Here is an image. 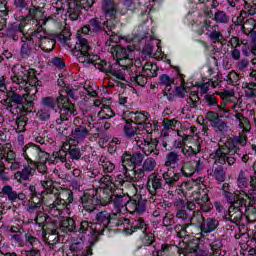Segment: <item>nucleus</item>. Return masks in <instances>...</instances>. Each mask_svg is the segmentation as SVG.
Instances as JSON below:
<instances>
[{"label":"nucleus","mask_w":256,"mask_h":256,"mask_svg":"<svg viewBox=\"0 0 256 256\" xmlns=\"http://www.w3.org/2000/svg\"><path fill=\"white\" fill-rule=\"evenodd\" d=\"M42 191H37L35 185H30V198L26 205L28 213H35L41 209L43 204L49 208L54 217H65L71 215V205H73V191L69 188H63L60 191L53 185V180L40 181Z\"/></svg>","instance_id":"nucleus-1"},{"label":"nucleus","mask_w":256,"mask_h":256,"mask_svg":"<svg viewBox=\"0 0 256 256\" xmlns=\"http://www.w3.org/2000/svg\"><path fill=\"white\" fill-rule=\"evenodd\" d=\"M11 76L12 83L25 87L26 93L19 94L17 89L11 87L5 90L6 98L2 100L3 105L7 111H13V107L19 109L21 113L29 115L33 113L35 107V98L37 97V87H39V79L37 78V70L29 68L25 70L24 67L18 69V72H13Z\"/></svg>","instance_id":"nucleus-2"},{"label":"nucleus","mask_w":256,"mask_h":256,"mask_svg":"<svg viewBox=\"0 0 256 256\" xmlns=\"http://www.w3.org/2000/svg\"><path fill=\"white\" fill-rule=\"evenodd\" d=\"M235 118L239 121V127L242 132L238 136L231 138L226 148H218L216 155L220 157L218 161L221 163H225L226 159L229 165H233V163H238V165H241V163L247 164L249 163V154L244 153L243 149L247 147V142L249 141L246 133L251 132V121L241 112L236 113Z\"/></svg>","instance_id":"nucleus-3"},{"label":"nucleus","mask_w":256,"mask_h":256,"mask_svg":"<svg viewBox=\"0 0 256 256\" xmlns=\"http://www.w3.org/2000/svg\"><path fill=\"white\" fill-rule=\"evenodd\" d=\"M117 185L113 183V178L109 175L103 176L100 179L99 190L102 192V195L99 194L98 191L93 194L84 193V195L80 198L81 205L79 211L83 214L84 217L91 215L97 211V207L101 206L105 207V205H113V201H115V187Z\"/></svg>","instance_id":"nucleus-4"},{"label":"nucleus","mask_w":256,"mask_h":256,"mask_svg":"<svg viewBox=\"0 0 256 256\" xmlns=\"http://www.w3.org/2000/svg\"><path fill=\"white\" fill-rule=\"evenodd\" d=\"M60 231L63 233H79L78 237H74L69 246V251L73 256H91L93 255V247L96 243L93 244L95 239L92 234H85L81 231V223L78 225L75 222V219L68 217L64 220H61L59 223Z\"/></svg>","instance_id":"nucleus-5"},{"label":"nucleus","mask_w":256,"mask_h":256,"mask_svg":"<svg viewBox=\"0 0 256 256\" xmlns=\"http://www.w3.org/2000/svg\"><path fill=\"white\" fill-rule=\"evenodd\" d=\"M96 223L87 220H81L80 231L82 233L92 235L94 243L99 241V237L103 235L105 229H112L113 227H121L125 223H129V219H124L121 217V214L111 213L107 210L100 211L96 214L95 217Z\"/></svg>","instance_id":"nucleus-6"},{"label":"nucleus","mask_w":256,"mask_h":256,"mask_svg":"<svg viewBox=\"0 0 256 256\" xmlns=\"http://www.w3.org/2000/svg\"><path fill=\"white\" fill-rule=\"evenodd\" d=\"M111 4L106 3L102 6L104 16L91 18L88 25H84L81 28L83 35H90L95 37L100 33H115L114 29H117V25L120 23L119 17H117V9H111Z\"/></svg>","instance_id":"nucleus-7"},{"label":"nucleus","mask_w":256,"mask_h":256,"mask_svg":"<svg viewBox=\"0 0 256 256\" xmlns=\"http://www.w3.org/2000/svg\"><path fill=\"white\" fill-rule=\"evenodd\" d=\"M43 33V27L39 26L36 30L30 33V36L24 34V36L20 38L22 43L20 48V57H22V59H29L33 49L35 51L42 49L44 53H51V51L55 49V45H57L55 37L43 36Z\"/></svg>","instance_id":"nucleus-8"},{"label":"nucleus","mask_w":256,"mask_h":256,"mask_svg":"<svg viewBox=\"0 0 256 256\" xmlns=\"http://www.w3.org/2000/svg\"><path fill=\"white\" fill-rule=\"evenodd\" d=\"M144 160L145 154L140 151H125L121 158L124 173L116 175L113 183L120 187H133L137 182V167H141Z\"/></svg>","instance_id":"nucleus-9"},{"label":"nucleus","mask_w":256,"mask_h":256,"mask_svg":"<svg viewBox=\"0 0 256 256\" xmlns=\"http://www.w3.org/2000/svg\"><path fill=\"white\" fill-rule=\"evenodd\" d=\"M125 186L114 187V201L113 207L116 211L126 209L128 213H136V215H143L147 211V201L143 199V196H129L123 189H127Z\"/></svg>","instance_id":"nucleus-10"},{"label":"nucleus","mask_w":256,"mask_h":256,"mask_svg":"<svg viewBox=\"0 0 256 256\" xmlns=\"http://www.w3.org/2000/svg\"><path fill=\"white\" fill-rule=\"evenodd\" d=\"M62 108H60V118L56 119L57 125H62L64 121H69L70 117L78 115L75 104L71 99H75V91L71 89L62 90L59 93Z\"/></svg>","instance_id":"nucleus-11"},{"label":"nucleus","mask_w":256,"mask_h":256,"mask_svg":"<svg viewBox=\"0 0 256 256\" xmlns=\"http://www.w3.org/2000/svg\"><path fill=\"white\" fill-rule=\"evenodd\" d=\"M165 167L168 170L162 174V178L165 181V185L168 187H173L181 179V174L177 173V167H179V153L176 151H170L166 155Z\"/></svg>","instance_id":"nucleus-12"},{"label":"nucleus","mask_w":256,"mask_h":256,"mask_svg":"<svg viewBox=\"0 0 256 256\" xmlns=\"http://www.w3.org/2000/svg\"><path fill=\"white\" fill-rule=\"evenodd\" d=\"M175 217L182 223L183 231L187 232L189 228V221H191V212L197 209L195 202L185 201L183 198H179L174 202Z\"/></svg>","instance_id":"nucleus-13"},{"label":"nucleus","mask_w":256,"mask_h":256,"mask_svg":"<svg viewBox=\"0 0 256 256\" xmlns=\"http://www.w3.org/2000/svg\"><path fill=\"white\" fill-rule=\"evenodd\" d=\"M17 22H14L12 24H10L7 28L6 31V35L7 37H9L10 39H13V41H19V33H22V37H24V35H27L28 37H31V34L29 33H25V27H27V25H29V16H14Z\"/></svg>","instance_id":"nucleus-14"},{"label":"nucleus","mask_w":256,"mask_h":256,"mask_svg":"<svg viewBox=\"0 0 256 256\" xmlns=\"http://www.w3.org/2000/svg\"><path fill=\"white\" fill-rule=\"evenodd\" d=\"M95 3V0H68L67 14L71 21H77L83 9L88 11Z\"/></svg>","instance_id":"nucleus-15"},{"label":"nucleus","mask_w":256,"mask_h":256,"mask_svg":"<svg viewBox=\"0 0 256 256\" xmlns=\"http://www.w3.org/2000/svg\"><path fill=\"white\" fill-rule=\"evenodd\" d=\"M217 29H219L218 25H211V20L205 19L200 22V27L195 30V33L197 35H204L206 30V35L209 37L210 41L219 43L223 39V33L217 31Z\"/></svg>","instance_id":"nucleus-16"},{"label":"nucleus","mask_w":256,"mask_h":256,"mask_svg":"<svg viewBox=\"0 0 256 256\" xmlns=\"http://www.w3.org/2000/svg\"><path fill=\"white\" fill-rule=\"evenodd\" d=\"M74 129L71 132L70 142L73 141L74 143H82L87 139L89 135V128H87V123L83 121V119L76 117L74 118Z\"/></svg>","instance_id":"nucleus-17"},{"label":"nucleus","mask_w":256,"mask_h":256,"mask_svg":"<svg viewBox=\"0 0 256 256\" xmlns=\"http://www.w3.org/2000/svg\"><path fill=\"white\" fill-rule=\"evenodd\" d=\"M42 235L43 241L48 245L49 249H52V251H61V247H57V245H61L57 224L43 230Z\"/></svg>","instance_id":"nucleus-18"},{"label":"nucleus","mask_w":256,"mask_h":256,"mask_svg":"<svg viewBox=\"0 0 256 256\" xmlns=\"http://www.w3.org/2000/svg\"><path fill=\"white\" fill-rule=\"evenodd\" d=\"M240 207H244L246 217L256 219V194L246 190L239 198Z\"/></svg>","instance_id":"nucleus-19"},{"label":"nucleus","mask_w":256,"mask_h":256,"mask_svg":"<svg viewBox=\"0 0 256 256\" xmlns=\"http://www.w3.org/2000/svg\"><path fill=\"white\" fill-rule=\"evenodd\" d=\"M14 7L20 12L28 14L26 17H30L29 21H37L38 17H43V8L41 7H29V1L27 0H14Z\"/></svg>","instance_id":"nucleus-20"},{"label":"nucleus","mask_w":256,"mask_h":256,"mask_svg":"<svg viewBox=\"0 0 256 256\" xmlns=\"http://www.w3.org/2000/svg\"><path fill=\"white\" fill-rule=\"evenodd\" d=\"M111 54L116 59L117 65L120 67H127V61H129V57L133 54V48L128 46L127 48L121 45H115L111 47Z\"/></svg>","instance_id":"nucleus-21"},{"label":"nucleus","mask_w":256,"mask_h":256,"mask_svg":"<svg viewBox=\"0 0 256 256\" xmlns=\"http://www.w3.org/2000/svg\"><path fill=\"white\" fill-rule=\"evenodd\" d=\"M219 227V221L215 218H207L204 220V223L200 226V230L198 233H196V238L201 239V241H204V239L209 240V237H211V233L215 231Z\"/></svg>","instance_id":"nucleus-22"},{"label":"nucleus","mask_w":256,"mask_h":256,"mask_svg":"<svg viewBox=\"0 0 256 256\" xmlns=\"http://www.w3.org/2000/svg\"><path fill=\"white\" fill-rule=\"evenodd\" d=\"M199 171H203V165H201V159L194 161L184 162L182 167L180 168V177H193V174L199 173Z\"/></svg>","instance_id":"nucleus-23"},{"label":"nucleus","mask_w":256,"mask_h":256,"mask_svg":"<svg viewBox=\"0 0 256 256\" xmlns=\"http://www.w3.org/2000/svg\"><path fill=\"white\" fill-rule=\"evenodd\" d=\"M146 188L152 197H156L157 193L163 189V178L157 173L150 174L148 176Z\"/></svg>","instance_id":"nucleus-24"},{"label":"nucleus","mask_w":256,"mask_h":256,"mask_svg":"<svg viewBox=\"0 0 256 256\" xmlns=\"http://www.w3.org/2000/svg\"><path fill=\"white\" fill-rule=\"evenodd\" d=\"M214 159H215L214 166H213L214 177L216 181L223 183L225 179H227V177L225 176V169L223 168V165H229V167H231L235 165V163L229 164V161L227 159H224V162L219 161L221 157H218L217 151L215 152Z\"/></svg>","instance_id":"nucleus-25"},{"label":"nucleus","mask_w":256,"mask_h":256,"mask_svg":"<svg viewBox=\"0 0 256 256\" xmlns=\"http://www.w3.org/2000/svg\"><path fill=\"white\" fill-rule=\"evenodd\" d=\"M141 231V233H146L147 231V222L145 218L138 217L130 222L128 227L124 228L125 235H133V233H137Z\"/></svg>","instance_id":"nucleus-26"},{"label":"nucleus","mask_w":256,"mask_h":256,"mask_svg":"<svg viewBox=\"0 0 256 256\" xmlns=\"http://www.w3.org/2000/svg\"><path fill=\"white\" fill-rule=\"evenodd\" d=\"M242 206H229L228 210L224 213V221H230L234 225H239L243 220V211H241Z\"/></svg>","instance_id":"nucleus-27"},{"label":"nucleus","mask_w":256,"mask_h":256,"mask_svg":"<svg viewBox=\"0 0 256 256\" xmlns=\"http://www.w3.org/2000/svg\"><path fill=\"white\" fill-rule=\"evenodd\" d=\"M40 147L41 146L37 144L28 143L22 149V155L24 159L27 161L28 165H35V161H33V159H37V157L39 156Z\"/></svg>","instance_id":"nucleus-28"},{"label":"nucleus","mask_w":256,"mask_h":256,"mask_svg":"<svg viewBox=\"0 0 256 256\" xmlns=\"http://www.w3.org/2000/svg\"><path fill=\"white\" fill-rule=\"evenodd\" d=\"M59 161H61V163H65L66 169H73V164L70 159H67V152L65 150L53 152L52 156L49 154V158H47V163H52L53 165Z\"/></svg>","instance_id":"nucleus-29"},{"label":"nucleus","mask_w":256,"mask_h":256,"mask_svg":"<svg viewBox=\"0 0 256 256\" xmlns=\"http://www.w3.org/2000/svg\"><path fill=\"white\" fill-rule=\"evenodd\" d=\"M2 193L3 195H7L8 201H10L12 205L14 203H17L18 201H25V199H27V195H25V193L23 192L17 193V191L13 190V186L11 185L3 186Z\"/></svg>","instance_id":"nucleus-30"},{"label":"nucleus","mask_w":256,"mask_h":256,"mask_svg":"<svg viewBox=\"0 0 256 256\" xmlns=\"http://www.w3.org/2000/svg\"><path fill=\"white\" fill-rule=\"evenodd\" d=\"M155 165H157L155 158H147L146 160H144L142 167L137 169L136 181L143 179V177H145V172L154 171Z\"/></svg>","instance_id":"nucleus-31"},{"label":"nucleus","mask_w":256,"mask_h":256,"mask_svg":"<svg viewBox=\"0 0 256 256\" xmlns=\"http://www.w3.org/2000/svg\"><path fill=\"white\" fill-rule=\"evenodd\" d=\"M186 93L187 87L183 82H181L180 86H176L175 92H163V97H166L170 103H173V101H175V97H178V99H185Z\"/></svg>","instance_id":"nucleus-32"},{"label":"nucleus","mask_w":256,"mask_h":256,"mask_svg":"<svg viewBox=\"0 0 256 256\" xmlns=\"http://www.w3.org/2000/svg\"><path fill=\"white\" fill-rule=\"evenodd\" d=\"M185 251L183 248L178 247L177 245L163 244L161 250L157 252L158 256H177L183 255Z\"/></svg>","instance_id":"nucleus-33"},{"label":"nucleus","mask_w":256,"mask_h":256,"mask_svg":"<svg viewBox=\"0 0 256 256\" xmlns=\"http://www.w3.org/2000/svg\"><path fill=\"white\" fill-rule=\"evenodd\" d=\"M201 152V144L195 138L192 142H186V146L182 149L185 157H197V153Z\"/></svg>","instance_id":"nucleus-34"},{"label":"nucleus","mask_w":256,"mask_h":256,"mask_svg":"<svg viewBox=\"0 0 256 256\" xmlns=\"http://www.w3.org/2000/svg\"><path fill=\"white\" fill-rule=\"evenodd\" d=\"M206 117L210 123H212V127L215 129H218V131H225V127H227V124L221 119L223 116H219L217 112L209 111L206 114Z\"/></svg>","instance_id":"nucleus-35"},{"label":"nucleus","mask_w":256,"mask_h":256,"mask_svg":"<svg viewBox=\"0 0 256 256\" xmlns=\"http://www.w3.org/2000/svg\"><path fill=\"white\" fill-rule=\"evenodd\" d=\"M203 194H199L198 197L195 198V203L200 205L201 211L204 213H210L211 211V199L209 198V194H207V189L202 190Z\"/></svg>","instance_id":"nucleus-36"},{"label":"nucleus","mask_w":256,"mask_h":256,"mask_svg":"<svg viewBox=\"0 0 256 256\" xmlns=\"http://www.w3.org/2000/svg\"><path fill=\"white\" fill-rule=\"evenodd\" d=\"M125 117H130V119H134V123L136 125H143V123H145L146 121H149V117H151V114L147 111H128L125 112Z\"/></svg>","instance_id":"nucleus-37"},{"label":"nucleus","mask_w":256,"mask_h":256,"mask_svg":"<svg viewBox=\"0 0 256 256\" xmlns=\"http://www.w3.org/2000/svg\"><path fill=\"white\" fill-rule=\"evenodd\" d=\"M42 106L46 109H49L50 111H55V109H59V113L61 112V109H63V104H61V99L58 96L57 98L47 96L42 98Z\"/></svg>","instance_id":"nucleus-38"},{"label":"nucleus","mask_w":256,"mask_h":256,"mask_svg":"<svg viewBox=\"0 0 256 256\" xmlns=\"http://www.w3.org/2000/svg\"><path fill=\"white\" fill-rule=\"evenodd\" d=\"M31 165L33 164H28L27 166H25L22 171H17L14 174V179H16V181H29V177H33V175H35V168L31 167Z\"/></svg>","instance_id":"nucleus-39"},{"label":"nucleus","mask_w":256,"mask_h":256,"mask_svg":"<svg viewBox=\"0 0 256 256\" xmlns=\"http://www.w3.org/2000/svg\"><path fill=\"white\" fill-rule=\"evenodd\" d=\"M144 145L145 147L143 148V153L146 156L149 155H154L157 157L159 155V149H157V146L159 145V140L157 139H151L149 140H144Z\"/></svg>","instance_id":"nucleus-40"},{"label":"nucleus","mask_w":256,"mask_h":256,"mask_svg":"<svg viewBox=\"0 0 256 256\" xmlns=\"http://www.w3.org/2000/svg\"><path fill=\"white\" fill-rule=\"evenodd\" d=\"M247 190H235L233 192H226L224 194V198L226 199L227 203L230 204V207L240 206L239 199L243 195V193H246Z\"/></svg>","instance_id":"nucleus-41"},{"label":"nucleus","mask_w":256,"mask_h":256,"mask_svg":"<svg viewBox=\"0 0 256 256\" xmlns=\"http://www.w3.org/2000/svg\"><path fill=\"white\" fill-rule=\"evenodd\" d=\"M204 222L205 217H203V213L196 208L190 214V220H188V227H191V225H195L200 230Z\"/></svg>","instance_id":"nucleus-42"},{"label":"nucleus","mask_w":256,"mask_h":256,"mask_svg":"<svg viewBox=\"0 0 256 256\" xmlns=\"http://www.w3.org/2000/svg\"><path fill=\"white\" fill-rule=\"evenodd\" d=\"M168 187L170 190L164 194L165 199H171L174 201L181 199L180 197L184 193L182 186L177 185V182H176L174 183V186H168Z\"/></svg>","instance_id":"nucleus-43"},{"label":"nucleus","mask_w":256,"mask_h":256,"mask_svg":"<svg viewBox=\"0 0 256 256\" xmlns=\"http://www.w3.org/2000/svg\"><path fill=\"white\" fill-rule=\"evenodd\" d=\"M48 219H49V215L43 212H39L36 214L34 221L36 225H38L39 227H42L43 231H45L57 224V222H51V223L47 222Z\"/></svg>","instance_id":"nucleus-44"},{"label":"nucleus","mask_w":256,"mask_h":256,"mask_svg":"<svg viewBox=\"0 0 256 256\" xmlns=\"http://www.w3.org/2000/svg\"><path fill=\"white\" fill-rule=\"evenodd\" d=\"M69 155L67 159H69L73 165L74 161H79L80 159H83V152H81V148H79V145H72L69 144L68 151H66V157Z\"/></svg>","instance_id":"nucleus-45"},{"label":"nucleus","mask_w":256,"mask_h":256,"mask_svg":"<svg viewBox=\"0 0 256 256\" xmlns=\"http://www.w3.org/2000/svg\"><path fill=\"white\" fill-rule=\"evenodd\" d=\"M174 84H175V79L171 78L169 75L161 74L159 76L158 85L165 87L163 90V93H169V91H172Z\"/></svg>","instance_id":"nucleus-46"},{"label":"nucleus","mask_w":256,"mask_h":256,"mask_svg":"<svg viewBox=\"0 0 256 256\" xmlns=\"http://www.w3.org/2000/svg\"><path fill=\"white\" fill-rule=\"evenodd\" d=\"M99 165L102 167L103 173H113L115 171V163H113L109 158L101 156L99 159Z\"/></svg>","instance_id":"nucleus-47"},{"label":"nucleus","mask_w":256,"mask_h":256,"mask_svg":"<svg viewBox=\"0 0 256 256\" xmlns=\"http://www.w3.org/2000/svg\"><path fill=\"white\" fill-rule=\"evenodd\" d=\"M206 242L209 243L213 256H225V254H223V243L221 240L215 239L211 242V240L208 238V240L206 239Z\"/></svg>","instance_id":"nucleus-48"},{"label":"nucleus","mask_w":256,"mask_h":256,"mask_svg":"<svg viewBox=\"0 0 256 256\" xmlns=\"http://www.w3.org/2000/svg\"><path fill=\"white\" fill-rule=\"evenodd\" d=\"M99 58V55L95 54H89L88 51H82L80 52V56H78L79 63H89L93 64L97 59Z\"/></svg>","instance_id":"nucleus-49"},{"label":"nucleus","mask_w":256,"mask_h":256,"mask_svg":"<svg viewBox=\"0 0 256 256\" xmlns=\"http://www.w3.org/2000/svg\"><path fill=\"white\" fill-rule=\"evenodd\" d=\"M192 141H195V136L184 135L182 139H178L174 141V147L176 149H181V153H183V149H185V146L187 145V143H191Z\"/></svg>","instance_id":"nucleus-50"},{"label":"nucleus","mask_w":256,"mask_h":256,"mask_svg":"<svg viewBox=\"0 0 256 256\" xmlns=\"http://www.w3.org/2000/svg\"><path fill=\"white\" fill-rule=\"evenodd\" d=\"M206 240L207 239L201 240L200 238H197V234H195L194 238L188 244L190 253H194L198 249H201V244L206 243Z\"/></svg>","instance_id":"nucleus-51"},{"label":"nucleus","mask_w":256,"mask_h":256,"mask_svg":"<svg viewBox=\"0 0 256 256\" xmlns=\"http://www.w3.org/2000/svg\"><path fill=\"white\" fill-rule=\"evenodd\" d=\"M199 101V92L191 91L186 103L189 105L190 109H197Z\"/></svg>","instance_id":"nucleus-52"},{"label":"nucleus","mask_w":256,"mask_h":256,"mask_svg":"<svg viewBox=\"0 0 256 256\" xmlns=\"http://www.w3.org/2000/svg\"><path fill=\"white\" fill-rule=\"evenodd\" d=\"M251 187V176H250V182L249 178L245 177V172L240 171L238 179H237V185L239 189H247V187Z\"/></svg>","instance_id":"nucleus-53"},{"label":"nucleus","mask_w":256,"mask_h":256,"mask_svg":"<svg viewBox=\"0 0 256 256\" xmlns=\"http://www.w3.org/2000/svg\"><path fill=\"white\" fill-rule=\"evenodd\" d=\"M141 243L144 247H151L152 243H155V236L151 232H142Z\"/></svg>","instance_id":"nucleus-54"},{"label":"nucleus","mask_w":256,"mask_h":256,"mask_svg":"<svg viewBox=\"0 0 256 256\" xmlns=\"http://www.w3.org/2000/svg\"><path fill=\"white\" fill-rule=\"evenodd\" d=\"M131 81L140 87H145L147 85V76L143 74L131 76Z\"/></svg>","instance_id":"nucleus-55"},{"label":"nucleus","mask_w":256,"mask_h":256,"mask_svg":"<svg viewBox=\"0 0 256 256\" xmlns=\"http://www.w3.org/2000/svg\"><path fill=\"white\" fill-rule=\"evenodd\" d=\"M9 19V10H0V31L7 27V20Z\"/></svg>","instance_id":"nucleus-56"},{"label":"nucleus","mask_w":256,"mask_h":256,"mask_svg":"<svg viewBox=\"0 0 256 256\" xmlns=\"http://www.w3.org/2000/svg\"><path fill=\"white\" fill-rule=\"evenodd\" d=\"M245 91L246 97H256V83L255 82H249L245 84Z\"/></svg>","instance_id":"nucleus-57"},{"label":"nucleus","mask_w":256,"mask_h":256,"mask_svg":"<svg viewBox=\"0 0 256 256\" xmlns=\"http://www.w3.org/2000/svg\"><path fill=\"white\" fill-rule=\"evenodd\" d=\"M162 223L164 227H171L175 225V215L171 212H166Z\"/></svg>","instance_id":"nucleus-58"},{"label":"nucleus","mask_w":256,"mask_h":256,"mask_svg":"<svg viewBox=\"0 0 256 256\" xmlns=\"http://www.w3.org/2000/svg\"><path fill=\"white\" fill-rule=\"evenodd\" d=\"M214 21L216 23H228L229 17L224 11H217L214 14Z\"/></svg>","instance_id":"nucleus-59"},{"label":"nucleus","mask_w":256,"mask_h":256,"mask_svg":"<svg viewBox=\"0 0 256 256\" xmlns=\"http://www.w3.org/2000/svg\"><path fill=\"white\" fill-rule=\"evenodd\" d=\"M204 100L208 107H219V102L217 101V97L213 94H206L204 96Z\"/></svg>","instance_id":"nucleus-60"},{"label":"nucleus","mask_w":256,"mask_h":256,"mask_svg":"<svg viewBox=\"0 0 256 256\" xmlns=\"http://www.w3.org/2000/svg\"><path fill=\"white\" fill-rule=\"evenodd\" d=\"M25 241L26 243H29L32 247H37V245L41 244V241L38 240L37 237L33 236L31 233L25 234Z\"/></svg>","instance_id":"nucleus-61"},{"label":"nucleus","mask_w":256,"mask_h":256,"mask_svg":"<svg viewBox=\"0 0 256 256\" xmlns=\"http://www.w3.org/2000/svg\"><path fill=\"white\" fill-rule=\"evenodd\" d=\"M107 75H112V77H115L118 81H125V73L121 72V70H113L108 69Z\"/></svg>","instance_id":"nucleus-62"},{"label":"nucleus","mask_w":256,"mask_h":256,"mask_svg":"<svg viewBox=\"0 0 256 256\" xmlns=\"http://www.w3.org/2000/svg\"><path fill=\"white\" fill-rule=\"evenodd\" d=\"M225 81L227 82L228 85H235L237 81H239V74L235 71H231L227 76Z\"/></svg>","instance_id":"nucleus-63"},{"label":"nucleus","mask_w":256,"mask_h":256,"mask_svg":"<svg viewBox=\"0 0 256 256\" xmlns=\"http://www.w3.org/2000/svg\"><path fill=\"white\" fill-rule=\"evenodd\" d=\"M245 9H247L250 15L256 13V0H245Z\"/></svg>","instance_id":"nucleus-64"}]
</instances>
